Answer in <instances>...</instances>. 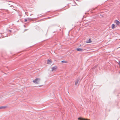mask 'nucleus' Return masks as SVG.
Listing matches in <instances>:
<instances>
[{
	"instance_id": "13",
	"label": "nucleus",
	"mask_w": 120,
	"mask_h": 120,
	"mask_svg": "<svg viewBox=\"0 0 120 120\" xmlns=\"http://www.w3.org/2000/svg\"><path fill=\"white\" fill-rule=\"evenodd\" d=\"M7 31L8 32H10V33H11V32H12V31H11V30H7Z\"/></svg>"
},
{
	"instance_id": "1",
	"label": "nucleus",
	"mask_w": 120,
	"mask_h": 120,
	"mask_svg": "<svg viewBox=\"0 0 120 120\" xmlns=\"http://www.w3.org/2000/svg\"><path fill=\"white\" fill-rule=\"evenodd\" d=\"M41 79L39 78H36L33 81V82L35 83L38 84L40 81Z\"/></svg>"
},
{
	"instance_id": "16",
	"label": "nucleus",
	"mask_w": 120,
	"mask_h": 120,
	"mask_svg": "<svg viewBox=\"0 0 120 120\" xmlns=\"http://www.w3.org/2000/svg\"><path fill=\"white\" fill-rule=\"evenodd\" d=\"M27 30V29H25V31Z\"/></svg>"
},
{
	"instance_id": "12",
	"label": "nucleus",
	"mask_w": 120,
	"mask_h": 120,
	"mask_svg": "<svg viewBox=\"0 0 120 120\" xmlns=\"http://www.w3.org/2000/svg\"><path fill=\"white\" fill-rule=\"evenodd\" d=\"M67 61H65V60H63L61 61V62H62V63H67Z\"/></svg>"
},
{
	"instance_id": "8",
	"label": "nucleus",
	"mask_w": 120,
	"mask_h": 120,
	"mask_svg": "<svg viewBox=\"0 0 120 120\" xmlns=\"http://www.w3.org/2000/svg\"><path fill=\"white\" fill-rule=\"evenodd\" d=\"M6 106H2L0 107V109H5L6 107Z\"/></svg>"
},
{
	"instance_id": "14",
	"label": "nucleus",
	"mask_w": 120,
	"mask_h": 120,
	"mask_svg": "<svg viewBox=\"0 0 120 120\" xmlns=\"http://www.w3.org/2000/svg\"><path fill=\"white\" fill-rule=\"evenodd\" d=\"M24 21L25 22L28 21L27 19H24Z\"/></svg>"
},
{
	"instance_id": "7",
	"label": "nucleus",
	"mask_w": 120,
	"mask_h": 120,
	"mask_svg": "<svg viewBox=\"0 0 120 120\" xmlns=\"http://www.w3.org/2000/svg\"><path fill=\"white\" fill-rule=\"evenodd\" d=\"M76 50L79 51H81L83 50V49H82L80 48H77L76 49Z\"/></svg>"
},
{
	"instance_id": "11",
	"label": "nucleus",
	"mask_w": 120,
	"mask_h": 120,
	"mask_svg": "<svg viewBox=\"0 0 120 120\" xmlns=\"http://www.w3.org/2000/svg\"><path fill=\"white\" fill-rule=\"evenodd\" d=\"M27 20L29 22L30 20H31L32 19L31 18H28L27 19Z\"/></svg>"
},
{
	"instance_id": "10",
	"label": "nucleus",
	"mask_w": 120,
	"mask_h": 120,
	"mask_svg": "<svg viewBox=\"0 0 120 120\" xmlns=\"http://www.w3.org/2000/svg\"><path fill=\"white\" fill-rule=\"evenodd\" d=\"M115 25L114 24H112V29H114L115 28Z\"/></svg>"
},
{
	"instance_id": "2",
	"label": "nucleus",
	"mask_w": 120,
	"mask_h": 120,
	"mask_svg": "<svg viewBox=\"0 0 120 120\" xmlns=\"http://www.w3.org/2000/svg\"><path fill=\"white\" fill-rule=\"evenodd\" d=\"M80 77H78L77 79L76 80L75 82V85H77L78 83H79L81 81V79L80 80Z\"/></svg>"
},
{
	"instance_id": "9",
	"label": "nucleus",
	"mask_w": 120,
	"mask_h": 120,
	"mask_svg": "<svg viewBox=\"0 0 120 120\" xmlns=\"http://www.w3.org/2000/svg\"><path fill=\"white\" fill-rule=\"evenodd\" d=\"M91 42V41L90 39H89L88 40H87V41H86V43H90Z\"/></svg>"
},
{
	"instance_id": "15",
	"label": "nucleus",
	"mask_w": 120,
	"mask_h": 120,
	"mask_svg": "<svg viewBox=\"0 0 120 120\" xmlns=\"http://www.w3.org/2000/svg\"><path fill=\"white\" fill-rule=\"evenodd\" d=\"M118 63L119 64V66H120V61H119V62H118Z\"/></svg>"
},
{
	"instance_id": "6",
	"label": "nucleus",
	"mask_w": 120,
	"mask_h": 120,
	"mask_svg": "<svg viewBox=\"0 0 120 120\" xmlns=\"http://www.w3.org/2000/svg\"><path fill=\"white\" fill-rule=\"evenodd\" d=\"M115 22L118 25H120V22L117 20H115Z\"/></svg>"
},
{
	"instance_id": "3",
	"label": "nucleus",
	"mask_w": 120,
	"mask_h": 120,
	"mask_svg": "<svg viewBox=\"0 0 120 120\" xmlns=\"http://www.w3.org/2000/svg\"><path fill=\"white\" fill-rule=\"evenodd\" d=\"M57 68V66H54L52 67V71H56V69Z\"/></svg>"
},
{
	"instance_id": "4",
	"label": "nucleus",
	"mask_w": 120,
	"mask_h": 120,
	"mask_svg": "<svg viewBox=\"0 0 120 120\" xmlns=\"http://www.w3.org/2000/svg\"><path fill=\"white\" fill-rule=\"evenodd\" d=\"M52 63V62L51 60L49 59L47 60V64H50Z\"/></svg>"
},
{
	"instance_id": "5",
	"label": "nucleus",
	"mask_w": 120,
	"mask_h": 120,
	"mask_svg": "<svg viewBox=\"0 0 120 120\" xmlns=\"http://www.w3.org/2000/svg\"><path fill=\"white\" fill-rule=\"evenodd\" d=\"M78 119L79 120H90L88 119L82 118L81 117L79 118Z\"/></svg>"
},
{
	"instance_id": "17",
	"label": "nucleus",
	"mask_w": 120,
	"mask_h": 120,
	"mask_svg": "<svg viewBox=\"0 0 120 120\" xmlns=\"http://www.w3.org/2000/svg\"><path fill=\"white\" fill-rule=\"evenodd\" d=\"M119 73L120 74V71L119 72Z\"/></svg>"
}]
</instances>
